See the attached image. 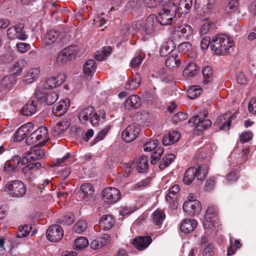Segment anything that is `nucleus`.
Returning a JSON list of instances; mask_svg holds the SVG:
<instances>
[{
  "label": "nucleus",
  "instance_id": "29",
  "mask_svg": "<svg viewBox=\"0 0 256 256\" xmlns=\"http://www.w3.org/2000/svg\"><path fill=\"white\" fill-rule=\"evenodd\" d=\"M96 64L95 60L93 59L87 60L83 66V72L86 76H92L96 72Z\"/></svg>",
  "mask_w": 256,
  "mask_h": 256
},
{
  "label": "nucleus",
  "instance_id": "2",
  "mask_svg": "<svg viewBox=\"0 0 256 256\" xmlns=\"http://www.w3.org/2000/svg\"><path fill=\"white\" fill-rule=\"evenodd\" d=\"M162 8L160 10L158 16L156 19L160 24L166 26L170 24L172 18L176 16L177 7L174 2H170V6H161Z\"/></svg>",
  "mask_w": 256,
  "mask_h": 256
},
{
  "label": "nucleus",
  "instance_id": "64",
  "mask_svg": "<svg viewBox=\"0 0 256 256\" xmlns=\"http://www.w3.org/2000/svg\"><path fill=\"white\" fill-rule=\"evenodd\" d=\"M18 50L21 53H24L30 48V44L24 42H19L16 44Z\"/></svg>",
  "mask_w": 256,
  "mask_h": 256
},
{
  "label": "nucleus",
  "instance_id": "48",
  "mask_svg": "<svg viewBox=\"0 0 256 256\" xmlns=\"http://www.w3.org/2000/svg\"><path fill=\"white\" fill-rule=\"evenodd\" d=\"M202 73L204 76V82L206 83L210 82L212 78V70L210 66H205L203 68Z\"/></svg>",
  "mask_w": 256,
  "mask_h": 256
},
{
  "label": "nucleus",
  "instance_id": "28",
  "mask_svg": "<svg viewBox=\"0 0 256 256\" xmlns=\"http://www.w3.org/2000/svg\"><path fill=\"white\" fill-rule=\"evenodd\" d=\"M180 137V132L177 131H172L168 136H164L162 138V144L164 146H169L178 142Z\"/></svg>",
  "mask_w": 256,
  "mask_h": 256
},
{
  "label": "nucleus",
  "instance_id": "19",
  "mask_svg": "<svg viewBox=\"0 0 256 256\" xmlns=\"http://www.w3.org/2000/svg\"><path fill=\"white\" fill-rule=\"evenodd\" d=\"M148 157L145 156H142L138 157L132 162V166L136 168L139 172H144L148 168Z\"/></svg>",
  "mask_w": 256,
  "mask_h": 256
},
{
  "label": "nucleus",
  "instance_id": "53",
  "mask_svg": "<svg viewBox=\"0 0 256 256\" xmlns=\"http://www.w3.org/2000/svg\"><path fill=\"white\" fill-rule=\"evenodd\" d=\"M70 154L67 153L62 158L56 160L54 165L55 166H62L70 164L71 162L69 160Z\"/></svg>",
  "mask_w": 256,
  "mask_h": 256
},
{
  "label": "nucleus",
  "instance_id": "40",
  "mask_svg": "<svg viewBox=\"0 0 256 256\" xmlns=\"http://www.w3.org/2000/svg\"><path fill=\"white\" fill-rule=\"evenodd\" d=\"M112 52V48L110 46L104 47L102 50L98 51L94 55V58L100 61L104 60Z\"/></svg>",
  "mask_w": 256,
  "mask_h": 256
},
{
  "label": "nucleus",
  "instance_id": "8",
  "mask_svg": "<svg viewBox=\"0 0 256 256\" xmlns=\"http://www.w3.org/2000/svg\"><path fill=\"white\" fill-rule=\"evenodd\" d=\"M24 28V26L21 24L12 26L7 30V36L11 40L18 39L25 40L28 36Z\"/></svg>",
  "mask_w": 256,
  "mask_h": 256
},
{
  "label": "nucleus",
  "instance_id": "44",
  "mask_svg": "<svg viewBox=\"0 0 256 256\" xmlns=\"http://www.w3.org/2000/svg\"><path fill=\"white\" fill-rule=\"evenodd\" d=\"M35 131H39L38 138H39V140L42 142V144H44L48 140V129L45 126H41L36 130Z\"/></svg>",
  "mask_w": 256,
  "mask_h": 256
},
{
  "label": "nucleus",
  "instance_id": "3",
  "mask_svg": "<svg viewBox=\"0 0 256 256\" xmlns=\"http://www.w3.org/2000/svg\"><path fill=\"white\" fill-rule=\"evenodd\" d=\"M208 114V110H203L198 115L190 118L188 120V122L196 124V130L201 132L208 128L212 124V122L210 120L205 119L207 117Z\"/></svg>",
  "mask_w": 256,
  "mask_h": 256
},
{
  "label": "nucleus",
  "instance_id": "24",
  "mask_svg": "<svg viewBox=\"0 0 256 256\" xmlns=\"http://www.w3.org/2000/svg\"><path fill=\"white\" fill-rule=\"evenodd\" d=\"M114 219L111 215H104L99 220L100 226L106 230L110 229L114 224Z\"/></svg>",
  "mask_w": 256,
  "mask_h": 256
},
{
  "label": "nucleus",
  "instance_id": "5",
  "mask_svg": "<svg viewBox=\"0 0 256 256\" xmlns=\"http://www.w3.org/2000/svg\"><path fill=\"white\" fill-rule=\"evenodd\" d=\"M4 190L10 196L15 198L22 197L26 192V186L19 180H13L8 183Z\"/></svg>",
  "mask_w": 256,
  "mask_h": 256
},
{
  "label": "nucleus",
  "instance_id": "25",
  "mask_svg": "<svg viewBox=\"0 0 256 256\" xmlns=\"http://www.w3.org/2000/svg\"><path fill=\"white\" fill-rule=\"evenodd\" d=\"M40 72L38 68H30L24 74V80L27 84H31L38 78Z\"/></svg>",
  "mask_w": 256,
  "mask_h": 256
},
{
  "label": "nucleus",
  "instance_id": "49",
  "mask_svg": "<svg viewBox=\"0 0 256 256\" xmlns=\"http://www.w3.org/2000/svg\"><path fill=\"white\" fill-rule=\"evenodd\" d=\"M87 228L86 222L84 220H80L76 222L74 226L76 232L80 234L86 230Z\"/></svg>",
  "mask_w": 256,
  "mask_h": 256
},
{
  "label": "nucleus",
  "instance_id": "16",
  "mask_svg": "<svg viewBox=\"0 0 256 256\" xmlns=\"http://www.w3.org/2000/svg\"><path fill=\"white\" fill-rule=\"evenodd\" d=\"M158 20L154 15L149 16L142 28V34L144 35L152 34L156 30Z\"/></svg>",
  "mask_w": 256,
  "mask_h": 256
},
{
  "label": "nucleus",
  "instance_id": "50",
  "mask_svg": "<svg viewBox=\"0 0 256 256\" xmlns=\"http://www.w3.org/2000/svg\"><path fill=\"white\" fill-rule=\"evenodd\" d=\"M180 186L178 185L172 186L169 190V192L166 196V200L176 198V194L179 192Z\"/></svg>",
  "mask_w": 256,
  "mask_h": 256
},
{
  "label": "nucleus",
  "instance_id": "13",
  "mask_svg": "<svg viewBox=\"0 0 256 256\" xmlns=\"http://www.w3.org/2000/svg\"><path fill=\"white\" fill-rule=\"evenodd\" d=\"M40 102L38 98H32L22 108V114L26 116H30L35 114L40 108Z\"/></svg>",
  "mask_w": 256,
  "mask_h": 256
},
{
  "label": "nucleus",
  "instance_id": "61",
  "mask_svg": "<svg viewBox=\"0 0 256 256\" xmlns=\"http://www.w3.org/2000/svg\"><path fill=\"white\" fill-rule=\"evenodd\" d=\"M187 117L188 115L186 113L178 112L173 116L172 120L174 122H178L184 120Z\"/></svg>",
  "mask_w": 256,
  "mask_h": 256
},
{
  "label": "nucleus",
  "instance_id": "38",
  "mask_svg": "<svg viewBox=\"0 0 256 256\" xmlns=\"http://www.w3.org/2000/svg\"><path fill=\"white\" fill-rule=\"evenodd\" d=\"M175 158V156L172 154L164 155L160 162L159 168L162 170L167 167Z\"/></svg>",
  "mask_w": 256,
  "mask_h": 256
},
{
  "label": "nucleus",
  "instance_id": "54",
  "mask_svg": "<svg viewBox=\"0 0 256 256\" xmlns=\"http://www.w3.org/2000/svg\"><path fill=\"white\" fill-rule=\"evenodd\" d=\"M110 129V126H107L104 128L102 130L96 135L94 140V143H96L99 141L102 140L105 138L107 134Z\"/></svg>",
  "mask_w": 256,
  "mask_h": 256
},
{
  "label": "nucleus",
  "instance_id": "10",
  "mask_svg": "<svg viewBox=\"0 0 256 256\" xmlns=\"http://www.w3.org/2000/svg\"><path fill=\"white\" fill-rule=\"evenodd\" d=\"M64 236V230L62 228L57 224L51 226L46 230L47 239L52 242L60 240Z\"/></svg>",
  "mask_w": 256,
  "mask_h": 256
},
{
  "label": "nucleus",
  "instance_id": "39",
  "mask_svg": "<svg viewBox=\"0 0 256 256\" xmlns=\"http://www.w3.org/2000/svg\"><path fill=\"white\" fill-rule=\"evenodd\" d=\"M202 92L200 86H192L189 87L187 90V96L190 99H194L199 96Z\"/></svg>",
  "mask_w": 256,
  "mask_h": 256
},
{
  "label": "nucleus",
  "instance_id": "41",
  "mask_svg": "<svg viewBox=\"0 0 256 256\" xmlns=\"http://www.w3.org/2000/svg\"><path fill=\"white\" fill-rule=\"evenodd\" d=\"M68 57L69 60H74L78 52V48L76 46H70L62 50Z\"/></svg>",
  "mask_w": 256,
  "mask_h": 256
},
{
  "label": "nucleus",
  "instance_id": "7",
  "mask_svg": "<svg viewBox=\"0 0 256 256\" xmlns=\"http://www.w3.org/2000/svg\"><path fill=\"white\" fill-rule=\"evenodd\" d=\"M159 142L157 140H150L146 142L144 146V149L146 152H151L154 150L152 154L151 163L152 164H156L160 156L162 154L164 150L160 147H158Z\"/></svg>",
  "mask_w": 256,
  "mask_h": 256
},
{
  "label": "nucleus",
  "instance_id": "32",
  "mask_svg": "<svg viewBox=\"0 0 256 256\" xmlns=\"http://www.w3.org/2000/svg\"><path fill=\"white\" fill-rule=\"evenodd\" d=\"M152 218L154 225L160 228L166 218V215L164 211L157 210L152 213Z\"/></svg>",
  "mask_w": 256,
  "mask_h": 256
},
{
  "label": "nucleus",
  "instance_id": "20",
  "mask_svg": "<svg viewBox=\"0 0 256 256\" xmlns=\"http://www.w3.org/2000/svg\"><path fill=\"white\" fill-rule=\"evenodd\" d=\"M216 0H195L194 6L202 7L204 12L210 13L216 8Z\"/></svg>",
  "mask_w": 256,
  "mask_h": 256
},
{
  "label": "nucleus",
  "instance_id": "60",
  "mask_svg": "<svg viewBox=\"0 0 256 256\" xmlns=\"http://www.w3.org/2000/svg\"><path fill=\"white\" fill-rule=\"evenodd\" d=\"M192 0H181L179 3V8H182L184 6L186 10L184 11V12L187 13L189 10L192 6Z\"/></svg>",
  "mask_w": 256,
  "mask_h": 256
},
{
  "label": "nucleus",
  "instance_id": "52",
  "mask_svg": "<svg viewBox=\"0 0 256 256\" xmlns=\"http://www.w3.org/2000/svg\"><path fill=\"white\" fill-rule=\"evenodd\" d=\"M192 48V44L188 42H184L180 44L178 47V51L184 54L191 51Z\"/></svg>",
  "mask_w": 256,
  "mask_h": 256
},
{
  "label": "nucleus",
  "instance_id": "34",
  "mask_svg": "<svg viewBox=\"0 0 256 256\" xmlns=\"http://www.w3.org/2000/svg\"><path fill=\"white\" fill-rule=\"evenodd\" d=\"M70 126V124L68 122H60L56 124L54 126L52 131V134L54 136H56L62 134Z\"/></svg>",
  "mask_w": 256,
  "mask_h": 256
},
{
  "label": "nucleus",
  "instance_id": "4",
  "mask_svg": "<svg viewBox=\"0 0 256 256\" xmlns=\"http://www.w3.org/2000/svg\"><path fill=\"white\" fill-rule=\"evenodd\" d=\"M193 30L188 24H182L176 26L172 32V38L176 42L188 38L192 34Z\"/></svg>",
  "mask_w": 256,
  "mask_h": 256
},
{
  "label": "nucleus",
  "instance_id": "27",
  "mask_svg": "<svg viewBox=\"0 0 256 256\" xmlns=\"http://www.w3.org/2000/svg\"><path fill=\"white\" fill-rule=\"evenodd\" d=\"M110 236L108 234H104L102 236L98 237L90 243V246L92 248L96 250L102 248L106 245L109 241Z\"/></svg>",
  "mask_w": 256,
  "mask_h": 256
},
{
  "label": "nucleus",
  "instance_id": "21",
  "mask_svg": "<svg viewBox=\"0 0 256 256\" xmlns=\"http://www.w3.org/2000/svg\"><path fill=\"white\" fill-rule=\"evenodd\" d=\"M152 241V238L150 236H139L133 240L132 244L137 249L143 250L150 244Z\"/></svg>",
  "mask_w": 256,
  "mask_h": 256
},
{
  "label": "nucleus",
  "instance_id": "42",
  "mask_svg": "<svg viewBox=\"0 0 256 256\" xmlns=\"http://www.w3.org/2000/svg\"><path fill=\"white\" fill-rule=\"evenodd\" d=\"M58 98V92L56 91H50L44 96L46 102L48 105L54 104Z\"/></svg>",
  "mask_w": 256,
  "mask_h": 256
},
{
  "label": "nucleus",
  "instance_id": "22",
  "mask_svg": "<svg viewBox=\"0 0 256 256\" xmlns=\"http://www.w3.org/2000/svg\"><path fill=\"white\" fill-rule=\"evenodd\" d=\"M197 225L198 222L196 220L186 218L182 221L180 225V230L184 233H190L194 230Z\"/></svg>",
  "mask_w": 256,
  "mask_h": 256
},
{
  "label": "nucleus",
  "instance_id": "59",
  "mask_svg": "<svg viewBox=\"0 0 256 256\" xmlns=\"http://www.w3.org/2000/svg\"><path fill=\"white\" fill-rule=\"evenodd\" d=\"M134 28L129 24H126L124 25L120 30V34L124 37L128 36L132 34Z\"/></svg>",
  "mask_w": 256,
  "mask_h": 256
},
{
  "label": "nucleus",
  "instance_id": "58",
  "mask_svg": "<svg viewBox=\"0 0 256 256\" xmlns=\"http://www.w3.org/2000/svg\"><path fill=\"white\" fill-rule=\"evenodd\" d=\"M173 50L172 48H170L168 43H164L161 46L160 54L162 56H165L170 54Z\"/></svg>",
  "mask_w": 256,
  "mask_h": 256
},
{
  "label": "nucleus",
  "instance_id": "47",
  "mask_svg": "<svg viewBox=\"0 0 256 256\" xmlns=\"http://www.w3.org/2000/svg\"><path fill=\"white\" fill-rule=\"evenodd\" d=\"M75 246L77 250H82L88 246V240L84 237H78L75 240Z\"/></svg>",
  "mask_w": 256,
  "mask_h": 256
},
{
  "label": "nucleus",
  "instance_id": "43",
  "mask_svg": "<svg viewBox=\"0 0 256 256\" xmlns=\"http://www.w3.org/2000/svg\"><path fill=\"white\" fill-rule=\"evenodd\" d=\"M31 229L32 226L30 225L20 226L18 227L16 236L19 238H24L28 235Z\"/></svg>",
  "mask_w": 256,
  "mask_h": 256
},
{
  "label": "nucleus",
  "instance_id": "18",
  "mask_svg": "<svg viewBox=\"0 0 256 256\" xmlns=\"http://www.w3.org/2000/svg\"><path fill=\"white\" fill-rule=\"evenodd\" d=\"M201 204L199 201H186L183 204V210L188 214L192 216L198 214L201 210Z\"/></svg>",
  "mask_w": 256,
  "mask_h": 256
},
{
  "label": "nucleus",
  "instance_id": "31",
  "mask_svg": "<svg viewBox=\"0 0 256 256\" xmlns=\"http://www.w3.org/2000/svg\"><path fill=\"white\" fill-rule=\"evenodd\" d=\"M198 168L194 167L188 168L184 173L183 180L185 184H190L196 177Z\"/></svg>",
  "mask_w": 256,
  "mask_h": 256
},
{
  "label": "nucleus",
  "instance_id": "12",
  "mask_svg": "<svg viewBox=\"0 0 256 256\" xmlns=\"http://www.w3.org/2000/svg\"><path fill=\"white\" fill-rule=\"evenodd\" d=\"M44 154V150L32 148L29 151L25 154L24 156L22 158V164L38 160L43 158Z\"/></svg>",
  "mask_w": 256,
  "mask_h": 256
},
{
  "label": "nucleus",
  "instance_id": "30",
  "mask_svg": "<svg viewBox=\"0 0 256 256\" xmlns=\"http://www.w3.org/2000/svg\"><path fill=\"white\" fill-rule=\"evenodd\" d=\"M60 32L56 30H50L46 32L44 38V42L50 45L56 42L58 38Z\"/></svg>",
  "mask_w": 256,
  "mask_h": 256
},
{
  "label": "nucleus",
  "instance_id": "63",
  "mask_svg": "<svg viewBox=\"0 0 256 256\" xmlns=\"http://www.w3.org/2000/svg\"><path fill=\"white\" fill-rule=\"evenodd\" d=\"M211 40L209 36H206L204 37L200 42L201 49L203 50L208 49L210 45H211Z\"/></svg>",
  "mask_w": 256,
  "mask_h": 256
},
{
  "label": "nucleus",
  "instance_id": "57",
  "mask_svg": "<svg viewBox=\"0 0 256 256\" xmlns=\"http://www.w3.org/2000/svg\"><path fill=\"white\" fill-rule=\"evenodd\" d=\"M58 86L54 76L48 77L46 82L45 87L46 88H52Z\"/></svg>",
  "mask_w": 256,
  "mask_h": 256
},
{
  "label": "nucleus",
  "instance_id": "56",
  "mask_svg": "<svg viewBox=\"0 0 256 256\" xmlns=\"http://www.w3.org/2000/svg\"><path fill=\"white\" fill-rule=\"evenodd\" d=\"M230 247H228V252H227L228 256H230L232 255L233 254H234L235 253L236 250L237 248H240L241 246V244H240V241L238 240H234V246L235 247V249H234L232 246L231 238H230Z\"/></svg>",
  "mask_w": 256,
  "mask_h": 256
},
{
  "label": "nucleus",
  "instance_id": "62",
  "mask_svg": "<svg viewBox=\"0 0 256 256\" xmlns=\"http://www.w3.org/2000/svg\"><path fill=\"white\" fill-rule=\"evenodd\" d=\"M68 61H70L69 58L68 57L64 50H62L59 53L56 58V62L58 64H65Z\"/></svg>",
  "mask_w": 256,
  "mask_h": 256
},
{
  "label": "nucleus",
  "instance_id": "1",
  "mask_svg": "<svg viewBox=\"0 0 256 256\" xmlns=\"http://www.w3.org/2000/svg\"><path fill=\"white\" fill-rule=\"evenodd\" d=\"M234 46L232 38L228 35L220 34L214 36L212 40L210 48L217 55H224L230 52Z\"/></svg>",
  "mask_w": 256,
  "mask_h": 256
},
{
  "label": "nucleus",
  "instance_id": "9",
  "mask_svg": "<svg viewBox=\"0 0 256 256\" xmlns=\"http://www.w3.org/2000/svg\"><path fill=\"white\" fill-rule=\"evenodd\" d=\"M140 131V128L136 124H130L122 134V139L126 142H130L135 140Z\"/></svg>",
  "mask_w": 256,
  "mask_h": 256
},
{
  "label": "nucleus",
  "instance_id": "6",
  "mask_svg": "<svg viewBox=\"0 0 256 256\" xmlns=\"http://www.w3.org/2000/svg\"><path fill=\"white\" fill-rule=\"evenodd\" d=\"M78 117L80 120L89 121L93 126L98 124L100 120V116L98 115L94 107L92 106L82 109L79 112Z\"/></svg>",
  "mask_w": 256,
  "mask_h": 256
},
{
  "label": "nucleus",
  "instance_id": "26",
  "mask_svg": "<svg viewBox=\"0 0 256 256\" xmlns=\"http://www.w3.org/2000/svg\"><path fill=\"white\" fill-rule=\"evenodd\" d=\"M141 104V101L140 97L137 95H132L126 100L124 106L126 108H137Z\"/></svg>",
  "mask_w": 256,
  "mask_h": 256
},
{
  "label": "nucleus",
  "instance_id": "36",
  "mask_svg": "<svg viewBox=\"0 0 256 256\" xmlns=\"http://www.w3.org/2000/svg\"><path fill=\"white\" fill-rule=\"evenodd\" d=\"M38 132L34 131L27 137L26 141L27 144L36 146L42 144L38 138V134H39Z\"/></svg>",
  "mask_w": 256,
  "mask_h": 256
},
{
  "label": "nucleus",
  "instance_id": "55",
  "mask_svg": "<svg viewBox=\"0 0 256 256\" xmlns=\"http://www.w3.org/2000/svg\"><path fill=\"white\" fill-rule=\"evenodd\" d=\"M144 59V57L138 54L136 57L134 58L130 62L131 67L132 68H136L140 66L142 62Z\"/></svg>",
  "mask_w": 256,
  "mask_h": 256
},
{
  "label": "nucleus",
  "instance_id": "17",
  "mask_svg": "<svg viewBox=\"0 0 256 256\" xmlns=\"http://www.w3.org/2000/svg\"><path fill=\"white\" fill-rule=\"evenodd\" d=\"M70 104L68 98L62 100L56 104L52 108V112L56 116H60L68 110Z\"/></svg>",
  "mask_w": 256,
  "mask_h": 256
},
{
  "label": "nucleus",
  "instance_id": "35",
  "mask_svg": "<svg viewBox=\"0 0 256 256\" xmlns=\"http://www.w3.org/2000/svg\"><path fill=\"white\" fill-rule=\"evenodd\" d=\"M80 190L84 194L83 197L84 198L88 200L92 196L94 192V188L90 184H83L81 186Z\"/></svg>",
  "mask_w": 256,
  "mask_h": 256
},
{
  "label": "nucleus",
  "instance_id": "45",
  "mask_svg": "<svg viewBox=\"0 0 256 256\" xmlns=\"http://www.w3.org/2000/svg\"><path fill=\"white\" fill-rule=\"evenodd\" d=\"M75 218L74 214L72 212L66 214L62 218L58 220L60 224H64L66 225H70L74 222Z\"/></svg>",
  "mask_w": 256,
  "mask_h": 256
},
{
  "label": "nucleus",
  "instance_id": "33",
  "mask_svg": "<svg viewBox=\"0 0 256 256\" xmlns=\"http://www.w3.org/2000/svg\"><path fill=\"white\" fill-rule=\"evenodd\" d=\"M199 71V67L194 62H190L183 70L184 76L192 77L196 74Z\"/></svg>",
  "mask_w": 256,
  "mask_h": 256
},
{
  "label": "nucleus",
  "instance_id": "11",
  "mask_svg": "<svg viewBox=\"0 0 256 256\" xmlns=\"http://www.w3.org/2000/svg\"><path fill=\"white\" fill-rule=\"evenodd\" d=\"M217 210L213 206L209 207L206 212L204 220V227L208 230H214L215 220L217 215Z\"/></svg>",
  "mask_w": 256,
  "mask_h": 256
},
{
  "label": "nucleus",
  "instance_id": "51",
  "mask_svg": "<svg viewBox=\"0 0 256 256\" xmlns=\"http://www.w3.org/2000/svg\"><path fill=\"white\" fill-rule=\"evenodd\" d=\"M198 172H196V177L200 181L203 180L206 176L208 172V168L204 166H198Z\"/></svg>",
  "mask_w": 256,
  "mask_h": 256
},
{
  "label": "nucleus",
  "instance_id": "15",
  "mask_svg": "<svg viewBox=\"0 0 256 256\" xmlns=\"http://www.w3.org/2000/svg\"><path fill=\"white\" fill-rule=\"evenodd\" d=\"M34 128V124L28 122L19 128L14 135V140L20 142L30 134Z\"/></svg>",
  "mask_w": 256,
  "mask_h": 256
},
{
  "label": "nucleus",
  "instance_id": "46",
  "mask_svg": "<svg viewBox=\"0 0 256 256\" xmlns=\"http://www.w3.org/2000/svg\"><path fill=\"white\" fill-rule=\"evenodd\" d=\"M23 62L22 60H18L11 67L12 74L14 76L19 75L23 69Z\"/></svg>",
  "mask_w": 256,
  "mask_h": 256
},
{
  "label": "nucleus",
  "instance_id": "37",
  "mask_svg": "<svg viewBox=\"0 0 256 256\" xmlns=\"http://www.w3.org/2000/svg\"><path fill=\"white\" fill-rule=\"evenodd\" d=\"M181 60L178 56L172 55L168 56L166 60V65L170 68H176L180 66Z\"/></svg>",
  "mask_w": 256,
  "mask_h": 256
},
{
  "label": "nucleus",
  "instance_id": "23",
  "mask_svg": "<svg viewBox=\"0 0 256 256\" xmlns=\"http://www.w3.org/2000/svg\"><path fill=\"white\" fill-rule=\"evenodd\" d=\"M16 76L14 74L5 76L1 81L2 87L6 90H10L16 83Z\"/></svg>",
  "mask_w": 256,
  "mask_h": 256
},
{
  "label": "nucleus",
  "instance_id": "14",
  "mask_svg": "<svg viewBox=\"0 0 256 256\" xmlns=\"http://www.w3.org/2000/svg\"><path fill=\"white\" fill-rule=\"evenodd\" d=\"M104 200L108 203L116 202L120 200L121 194L120 191L114 188H108L102 191Z\"/></svg>",
  "mask_w": 256,
  "mask_h": 256
}]
</instances>
